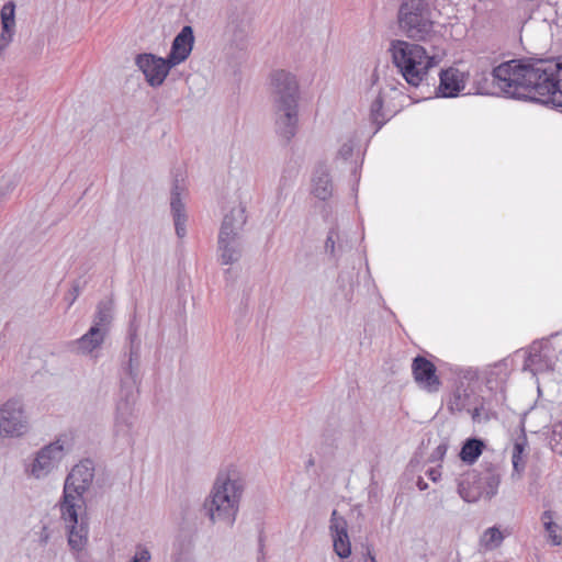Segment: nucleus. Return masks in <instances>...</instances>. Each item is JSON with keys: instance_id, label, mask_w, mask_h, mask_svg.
Here are the masks:
<instances>
[{"instance_id": "nucleus-1", "label": "nucleus", "mask_w": 562, "mask_h": 562, "mask_svg": "<svg viewBox=\"0 0 562 562\" xmlns=\"http://www.w3.org/2000/svg\"><path fill=\"white\" fill-rule=\"evenodd\" d=\"M494 83L508 97L529 98L562 108V60L512 59L492 71Z\"/></svg>"}, {"instance_id": "nucleus-2", "label": "nucleus", "mask_w": 562, "mask_h": 562, "mask_svg": "<svg viewBox=\"0 0 562 562\" xmlns=\"http://www.w3.org/2000/svg\"><path fill=\"white\" fill-rule=\"evenodd\" d=\"M392 61L406 83L418 88L427 80L430 71L439 66L446 52L437 46L427 50L418 43L403 40L393 41L390 48Z\"/></svg>"}, {"instance_id": "nucleus-3", "label": "nucleus", "mask_w": 562, "mask_h": 562, "mask_svg": "<svg viewBox=\"0 0 562 562\" xmlns=\"http://www.w3.org/2000/svg\"><path fill=\"white\" fill-rule=\"evenodd\" d=\"M194 43L191 26H184L172 42L170 54L167 58L157 57L153 54H140L136 57V65L143 71L147 82L157 87L160 86L170 69L183 63L192 52Z\"/></svg>"}, {"instance_id": "nucleus-4", "label": "nucleus", "mask_w": 562, "mask_h": 562, "mask_svg": "<svg viewBox=\"0 0 562 562\" xmlns=\"http://www.w3.org/2000/svg\"><path fill=\"white\" fill-rule=\"evenodd\" d=\"M229 473L218 475L211 495L206 503L210 518L213 522L226 521L232 524L238 509V502L241 495L243 486L237 477Z\"/></svg>"}, {"instance_id": "nucleus-5", "label": "nucleus", "mask_w": 562, "mask_h": 562, "mask_svg": "<svg viewBox=\"0 0 562 562\" xmlns=\"http://www.w3.org/2000/svg\"><path fill=\"white\" fill-rule=\"evenodd\" d=\"M93 472L92 462L83 460L76 464L68 474L64 487V498L60 504V513L66 519L76 521V510L83 509L82 495L93 480Z\"/></svg>"}, {"instance_id": "nucleus-6", "label": "nucleus", "mask_w": 562, "mask_h": 562, "mask_svg": "<svg viewBox=\"0 0 562 562\" xmlns=\"http://www.w3.org/2000/svg\"><path fill=\"white\" fill-rule=\"evenodd\" d=\"M398 26L415 41H426L432 32L428 5L424 0H405L398 11Z\"/></svg>"}, {"instance_id": "nucleus-7", "label": "nucleus", "mask_w": 562, "mask_h": 562, "mask_svg": "<svg viewBox=\"0 0 562 562\" xmlns=\"http://www.w3.org/2000/svg\"><path fill=\"white\" fill-rule=\"evenodd\" d=\"M272 85L278 95L279 110L284 113V124L290 127L286 133L292 136L297 121V83L290 74L279 70L272 75Z\"/></svg>"}, {"instance_id": "nucleus-8", "label": "nucleus", "mask_w": 562, "mask_h": 562, "mask_svg": "<svg viewBox=\"0 0 562 562\" xmlns=\"http://www.w3.org/2000/svg\"><path fill=\"white\" fill-rule=\"evenodd\" d=\"M27 430V422L19 401H8L0 407V437L21 436Z\"/></svg>"}, {"instance_id": "nucleus-9", "label": "nucleus", "mask_w": 562, "mask_h": 562, "mask_svg": "<svg viewBox=\"0 0 562 562\" xmlns=\"http://www.w3.org/2000/svg\"><path fill=\"white\" fill-rule=\"evenodd\" d=\"M470 74L456 65L443 68L439 72L437 93L443 98H454L462 92L469 81Z\"/></svg>"}, {"instance_id": "nucleus-10", "label": "nucleus", "mask_w": 562, "mask_h": 562, "mask_svg": "<svg viewBox=\"0 0 562 562\" xmlns=\"http://www.w3.org/2000/svg\"><path fill=\"white\" fill-rule=\"evenodd\" d=\"M412 372L416 383L429 393L437 392L441 385L435 364L425 357L413 360Z\"/></svg>"}, {"instance_id": "nucleus-11", "label": "nucleus", "mask_w": 562, "mask_h": 562, "mask_svg": "<svg viewBox=\"0 0 562 562\" xmlns=\"http://www.w3.org/2000/svg\"><path fill=\"white\" fill-rule=\"evenodd\" d=\"M64 447L57 440L43 448L32 465V474L35 477H41L49 473L54 467L63 459Z\"/></svg>"}, {"instance_id": "nucleus-12", "label": "nucleus", "mask_w": 562, "mask_h": 562, "mask_svg": "<svg viewBox=\"0 0 562 562\" xmlns=\"http://www.w3.org/2000/svg\"><path fill=\"white\" fill-rule=\"evenodd\" d=\"M85 507L81 510H76V521L66 519L60 513L61 519L69 528L68 543L74 550H81L87 543L88 526L85 518Z\"/></svg>"}, {"instance_id": "nucleus-13", "label": "nucleus", "mask_w": 562, "mask_h": 562, "mask_svg": "<svg viewBox=\"0 0 562 562\" xmlns=\"http://www.w3.org/2000/svg\"><path fill=\"white\" fill-rule=\"evenodd\" d=\"M235 236L236 233L234 231L229 216H226L224 218L218 237V244L222 250L221 257L223 265H228L236 260V251L233 248H229V243L235 239Z\"/></svg>"}, {"instance_id": "nucleus-14", "label": "nucleus", "mask_w": 562, "mask_h": 562, "mask_svg": "<svg viewBox=\"0 0 562 562\" xmlns=\"http://www.w3.org/2000/svg\"><path fill=\"white\" fill-rule=\"evenodd\" d=\"M475 472L463 474L459 482V494L465 502H475L481 497V486Z\"/></svg>"}, {"instance_id": "nucleus-15", "label": "nucleus", "mask_w": 562, "mask_h": 562, "mask_svg": "<svg viewBox=\"0 0 562 562\" xmlns=\"http://www.w3.org/2000/svg\"><path fill=\"white\" fill-rule=\"evenodd\" d=\"M15 5L12 1L5 3L1 9V24H2V33L1 41L3 45L1 49L7 46L13 36L14 27H15Z\"/></svg>"}, {"instance_id": "nucleus-16", "label": "nucleus", "mask_w": 562, "mask_h": 562, "mask_svg": "<svg viewBox=\"0 0 562 562\" xmlns=\"http://www.w3.org/2000/svg\"><path fill=\"white\" fill-rule=\"evenodd\" d=\"M525 368L536 374L552 370V363L542 348L539 350L532 349L525 361Z\"/></svg>"}, {"instance_id": "nucleus-17", "label": "nucleus", "mask_w": 562, "mask_h": 562, "mask_svg": "<svg viewBox=\"0 0 562 562\" xmlns=\"http://www.w3.org/2000/svg\"><path fill=\"white\" fill-rule=\"evenodd\" d=\"M484 443L479 439H468L461 448L460 458L462 461L472 464L482 454Z\"/></svg>"}, {"instance_id": "nucleus-18", "label": "nucleus", "mask_w": 562, "mask_h": 562, "mask_svg": "<svg viewBox=\"0 0 562 562\" xmlns=\"http://www.w3.org/2000/svg\"><path fill=\"white\" fill-rule=\"evenodd\" d=\"M542 524L546 531L548 532L549 539L553 546H560L562 543V530L559 525L553 521L552 513L547 510L541 517Z\"/></svg>"}, {"instance_id": "nucleus-19", "label": "nucleus", "mask_w": 562, "mask_h": 562, "mask_svg": "<svg viewBox=\"0 0 562 562\" xmlns=\"http://www.w3.org/2000/svg\"><path fill=\"white\" fill-rule=\"evenodd\" d=\"M103 340V336L98 328V326H93L90 328L89 333L83 335L79 340V348L83 351L90 352L94 348L101 345Z\"/></svg>"}, {"instance_id": "nucleus-20", "label": "nucleus", "mask_w": 562, "mask_h": 562, "mask_svg": "<svg viewBox=\"0 0 562 562\" xmlns=\"http://www.w3.org/2000/svg\"><path fill=\"white\" fill-rule=\"evenodd\" d=\"M103 340V336L98 328V326H93L90 328L89 333L83 335L79 340V348L83 351L90 352L94 348L101 345Z\"/></svg>"}, {"instance_id": "nucleus-21", "label": "nucleus", "mask_w": 562, "mask_h": 562, "mask_svg": "<svg viewBox=\"0 0 562 562\" xmlns=\"http://www.w3.org/2000/svg\"><path fill=\"white\" fill-rule=\"evenodd\" d=\"M171 210L173 212L175 226H176L177 235L179 237H183L184 232H186V229H184V215H183L184 206L181 203L178 193H175L172 195V199H171Z\"/></svg>"}, {"instance_id": "nucleus-22", "label": "nucleus", "mask_w": 562, "mask_h": 562, "mask_svg": "<svg viewBox=\"0 0 562 562\" xmlns=\"http://www.w3.org/2000/svg\"><path fill=\"white\" fill-rule=\"evenodd\" d=\"M526 446H527V439L525 437H522L520 440H517L513 447L512 461H513L514 470L518 474H520L524 471L525 465H526V460H525Z\"/></svg>"}, {"instance_id": "nucleus-23", "label": "nucleus", "mask_w": 562, "mask_h": 562, "mask_svg": "<svg viewBox=\"0 0 562 562\" xmlns=\"http://www.w3.org/2000/svg\"><path fill=\"white\" fill-rule=\"evenodd\" d=\"M334 550L342 559L351 554V546L347 532L340 535H333Z\"/></svg>"}, {"instance_id": "nucleus-24", "label": "nucleus", "mask_w": 562, "mask_h": 562, "mask_svg": "<svg viewBox=\"0 0 562 562\" xmlns=\"http://www.w3.org/2000/svg\"><path fill=\"white\" fill-rule=\"evenodd\" d=\"M502 541L503 535L495 527L488 528L481 537V546L486 550H491L498 547L502 543Z\"/></svg>"}, {"instance_id": "nucleus-25", "label": "nucleus", "mask_w": 562, "mask_h": 562, "mask_svg": "<svg viewBox=\"0 0 562 562\" xmlns=\"http://www.w3.org/2000/svg\"><path fill=\"white\" fill-rule=\"evenodd\" d=\"M313 192L321 200H326L331 194V183L327 173H323L315 181Z\"/></svg>"}, {"instance_id": "nucleus-26", "label": "nucleus", "mask_w": 562, "mask_h": 562, "mask_svg": "<svg viewBox=\"0 0 562 562\" xmlns=\"http://www.w3.org/2000/svg\"><path fill=\"white\" fill-rule=\"evenodd\" d=\"M330 530L333 535H340L347 532V522L342 517L337 516V512L334 510L330 519Z\"/></svg>"}, {"instance_id": "nucleus-27", "label": "nucleus", "mask_w": 562, "mask_h": 562, "mask_svg": "<svg viewBox=\"0 0 562 562\" xmlns=\"http://www.w3.org/2000/svg\"><path fill=\"white\" fill-rule=\"evenodd\" d=\"M133 562H150V554L147 550H139L134 557Z\"/></svg>"}, {"instance_id": "nucleus-28", "label": "nucleus", "mask_w": 562, "mask_h": 562, "mask_svg": "<svg viewBox=\"0 0 562 562\" xmlns=\"http://www.w3.org/2000/svg\"><path fill=\"white\" fill-rule=\"evenodd\" d=\"M428 476H429L430 480L437 481L438 477L440 476V472L437 469H431V470L428 471Z\"/></svg>"}, {"instance_id": "nucleus-29", "label": "nucleus", "mask_w": 562, "mask_h": 562, "mask_svg": "<svg viewBox=\"0 0 562 562\" xmlns=\"http://www.w3.org/2000/svg\"><path fill=\"white\" fill-rule=\"evenodd\" d=\"M382 108V101L381 99H376L372 105V111H378Z\"/></svg>"}, {"instance_id": "nucleus-30", "label": "nucleus", "mask_w": 562, "mask_h": 562, "mask_svg": "<svg viewBox=\"0 0 562 562\" xmlns=\"http://www.w3.org/2000/svg\"><path fill=\"white\" fill-rule=\"evenodd\" d=\"M238 214H239V224L243 225L245 223L244 210H239Z\"/></svg>"}, {"instance_id": "nucleus-31", "label": "nucleus", "mask_w": 562, "mask_h": 562, "mask_svg": "<svg viewBox=\"0 0 562 562\" xmlns=\"http://www.w3.org/2000/svg\"><path fill=\"white\" fill-rule=\"evenodd\" d=\"M329 244H330L331 250H334V240L331 239V237L327 238L326 246L328 247Z\"/></svg>"}, {"instance_id": "nucleus-32", "label": "nucleus", "mask_w": 562, "mask_h": 562, "mask_svg": "<svg viewBox=\"0 0 562 562\" xmlns=\"http://www.w3.org/2000/svg\"><path fill=\"white\" fill-rule=\"evenodd\" d=\"M370 562H375L373 557L370 558Z\"/></svg>"}]
</instances>
